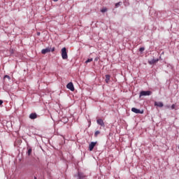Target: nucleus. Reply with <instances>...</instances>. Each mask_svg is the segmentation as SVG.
Here are the masks:
<instances>
[{"mask_svg":"<svg viewBox=\"0 0 179 179\" xmlns=\"http://www.w3.org/2000/svg\"><path fill=\"white\" fill-rule=\"evenodd\" d=\"M151 94V91H141L140 92L139 97H142V96H150Z\"/></svg>","mask_w":179,"mask_h":179,"instance_id":"f03ea898","label":"nucleus"},{"mask_svg":"<svg viewBox=\"0 0 179 179\" xmlns=\"http://www.w3.org/2000/svg\"><path fill=\"white\" fill-rule=\"evenodd\" d=\"M155 106H156L157 107H160V108H162V107H163V106H164V105L163 104V102H161V101L157 102V101H155Z\"/></svg>","mask_w":179,"mask_h":179,"instance_id":"9d476101","label":"nucleus"},{"mask_svg":"<svg viewBox=\"0 0 179 179\" xmlns=\"http://www.w3.org/2000/svg\"><path fill=\"white\" fill-rule=\"evenodd\" d=\"M121 1L115 3V8H119L121 6Z\"/></svg>","mask_w":179,"mask_h":179,"instance_id":"4468645a","label":"nucleus"},{"mask_svg":"<svg viewBox=\"0 0 179 179\" xmlns=\"http://www.w3.org/2000/svg\"><path fill=\"white\" fill-rule=\"evenodd\" d=\"M157 61H159V59H152L151 60L148 61V64H150V65H153V64H155V62H157Z\"/></svg>","mask_w":179,"mask_h":179,"instance_id":"9b49d317","label":"nucleus"},{"mask_svg":"<svg viewBox=\"0 0 179 179\" xmlns=\"http://www.w3.org/2000/svg\"><path fill=\"white\" fill-rule=\"evenodd\" d=\"M95 61H97V59H95Z\"/></svg>","mask_w":179,"mask_h":179,"instance_id":"bb28decb","label":"nucleus"},{"mask_svg":"<svg viewBox=\"0 0 179 179\" xmlns=\"http://www.w3.org/2000/svg\"><path fill=\"white\" fill-rule=\"evenodd\" d=\"M34 179H37V177L34 176Z\"/></svg>","mask_w":179,"mask_h":179,"instance_id":"a878e982","label":"nucleus"},{"mask_svg":"<svg viewBox=\"0 0 179 179\" xmlns=\"http://www.w3.org/2000/svg\"><path fill=\"white\" fill-rule=\"evenodd\" d=\"M51 52H54L55 51V48H50Z\"/></svg>","mask_w":179,"mask_h":179,"instance_id":"412c9836","label":"nucleus"},{"mask_svg":"<svg viewBox=\"0 0 179 179\" xmlns=\"http://www.w3.org/2000/svg\"><path fill=\"white\" fill-rule=\"evenodd\" d=\"M101 12L102 13H104L107 12V8H103V9H101Z\"/></svg>","mask_w":179,"mask_h":179,"instance_id":"f3484780","label":"nucleus"},{"mask_svg":"<svg viewBox=\"0 0 179 179\" xmlns=\"http://www.w3.org/2000/svg\"><path fill=\"white\" fill-rule=\"evenodd\" d=\"M100 134V131H96L94 133V136H97V135Z\"/></svg>","mask_w":179,"mask_h":179,"instance_id":"a211bd4d","label":"nucleus"},{"mask_svg":"<svg viewBox=\"0 0 179 179\" xmlns=\"http://www.w3.org/2000/svg\"><path fill=\"white\" fill-rule=\"evenodd\" d=\"M4 78L10 79V76L6 75L4 76Z\"/></svg>","mask_w":179,"mask_h":179,"instance_id":"aec40b11","label":"nucleus"},{"mask_svg":"<svg viewBox=\"0 0 179 179\" xmlns=\"http://www.w3.org/2000/svg\"><path fill=\"white\" fill-rule=\"evenodd\" d=\"M66 87L69 90H71V92H74L75 91V87L73 86V83H69L66 85Z\"/></svg>","mask_w":179,"mask_h":179,"instance_id":"7ed1b4c3","label":"nucleus"},{"mask_svg":"<svg viewBox=\"0 0 179 179\" xmlns=\"http://www.w3.org/2000/svg\"><path fill=\"white\" fill-rule=\"evenodd\" d=\"M2 104H3V101L0 100V106H2Z\"/></svg>","mask_w":179,"mask_h":179,"instance_id":"4be33fe9","label":"nucleus"},{"mask_svg":"<svg viewBox=\"0 0 179 179\" xmlns=\"http://www.w3.org/2000/svg\"><path fill=\"white\" fill-rule=\"evenodd\" d=\"M42 54H47L48 52H51V48H46L45 49H43L41 50Z\"/></svg>","mask_w":179,"mask_h":179,"instance_id":"6e6552de","label":"nucleus"},{"mask_svg":"<svg viewBox=\"0 0 179 179\" xmlns=\"http://www.w3.org/2000/svg\"><path fill=\"white\" fill-rule=\"evenodd\" d=\"M54 2H58V0H53Z\"/></svg>","mask_w":179,"mask_h":179,"instance_id":"b1692460","label":"nucleus"},{"mask_svg":"<svg viewBox=\"0 0 179 179\" xmlns=\"http://www.w3.org/2000/svg\"><path fill=\"white\" fill-rule=\"evenodd\" d=\"M166 108H170V106H166Z\"/></svg>","mask_w":179,"mask_h":179,"instance_id":"393cba45","label":"nucleus"},{"mask_svg":"<svg viewBox=\"0 0 179 179\" xmlns=\"http://www.w3.org/2000/svg\"><path fill=\"white\" fill-rule=\"evenodd\" d=\"M96 145H97V141L96 142H91L89 145V150L90 152H92V150H93V149H94V146H96Z\"/></svg>","mask_w":179,"mask_h":179,"instance_id":"39448f33","label":"nucleus"},{"mask_svg":"<svg viewBox=\"0 0 179 179\" xmlns=\"http://www.w3.org/2000/svg\"><path fill=\"white\" fill-rule=\"evenodd\" d=\"M139 51H140V52H143V51H145V48H143V47L140 48Z\"/></svg>","mask_w":179,"mask_h":179,"instance_id":"dca6fc26","label":"nucleus"},{"mask_svg":"<svg viewBox=\"0 0 179 179\" xmlns=\"http://www.w3.org/2000/svg\"><path fill=\"white\" fill-rule=\"evenodd\" d=\"M40 34H41L40 32H37V33H36V35H37V36H40Z\"/></svg>","mask_w":179,"mask_h":179,"instance_id":"5701e85b","label":"nucleus"},{"mask_svg":"<svg viewBox=\"0 0 179 179\" xmlns=\"http://www.w3.org/2000/svg\"><path fill=\"white\" fill-rule=\"evenodd\" d=\"M171 108V110H174V108H176V104H172Z\"/></svg>","mask_w":179,"mask_h":179,"instance_id":"6ab92c4d","label":"nucleus"},{"mask_svg":"<svg viewBox=\"0 0 179 179\" xmlns=\"http://www.w3.org/2000/svg\"><path fill=\"white\" fill-rule=\"evenodd\" d=\"M96 123L98 125H101V127H104V121H103V119H98Z\"/></svg>","mask_w":179,"mask_h":179,"instance_id":"1a4fd4ad","label":"nucleus"},{"mask_svg":"<svg viewBox=\"0 0 179 179\" xmlns=\"http://www.w3.org/2000/svg\"><path fill=\"white\" fill-rule=\"evenodd\" d=\"M131 111L133 112V113H135V114H143V110H139V109H138V108H131Z\"/></svg>","mask_w":179,"mask_h":179,"instance_id":"20e7f679","label":"nucleus"},{"mask_svg":"<svg viewBox=\"0 0 179 179\" xmlns=\"http://www.w3.org/2000/svg\"><path fill=\"white\" fill-rule=\"evenodd\" d=\"M38 117V115L36 113H32L29 115L30 120H36V118Z\"/></svg>","mask_w":179,"mask_h":179,"instance_id":"423d86ee","label":"nucleus"},{"mask_svg":"<svg viewBox=\"0 0 179 179\" xmlns=\"http://www.w3.org/2000/svg\"><path fill=\"white\" fill-rule=\"evenodd\" d=\"M178 148H179V146H178Z\"/></svg>","mask_w":179,"mask_h":179,"instance_id":"cd10ccee","label":"nucleus"},{"mask_svg":"<svg viewBox=\"0 0 179 179\" xmlns=\"http://www.w3.org/2000/svg\"><path fill=\"white\" fill-rule=\"evenodd\" d=\"M78 179H85L86 178V175L82 172H78Z\"/></svg>","mask_w":179,"mask_h":179,"instance_id":"0eeeda50","label":"nucleus"},{"mask_svg":"<svg viewBox=\"0 0 179 179\" xmlns=\"http://www.w3.org/2000/svg\"><path fill=\"white\" fill-rule=\"evenodd\" d=\"M92 61H93V58L88 59L86 60L85 64H89V62H92Z\"/></svg>","mask_w":179,"mask_h":179,"instance_id":"2eb2a0df","label":"nucleus"},{"mask_svg":"<svg viewBox=\"0 0 179 179\" xmlns=\"http://www.w3.org/2000/svg\"><path fill=\"white\" fill-rule=\"evenodd\" d=\"M31 152H32L31 148H28V151L27 152L28 156H30V155H31Z\"/></svg>","mask_w":179,"mask_h":179,"instance_id":"ddd939ff","label":"nucleus"},{"mask_svg":"<svg viewBox=\"0 0 179 179\" xmlns=\"http://www.w3.org/2000/svg\"><path fill=\"white\" fill-rule=\"evenodd\" d=\"M110 78L111 77L110 76V75L108 74L106 75V79H105L106 83H108V82H110Z\"/></svg>","mask_w":179,"mask_h":179,"instance_id":"f8f14e48","label":"nucleus"},{"mask_svg":"<svg viewBox=\"0 0 179 179\" xmlns=\"http://www.w3.org/2000/svg\"><path fill=\"white\" fill-rule=\"evenodd\" d=\"M62 59H68V53L66 52V48L62 49Z\"/></svg>","mask_w":179,"mask_h":179,"instance_id":"f257e3e1","label":"nucleus"}]
</instances>
